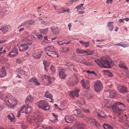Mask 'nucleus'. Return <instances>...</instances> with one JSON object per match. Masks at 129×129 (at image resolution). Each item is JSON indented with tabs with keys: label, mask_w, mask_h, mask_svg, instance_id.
I'll use <instances>...</instances> for the list:
<instances>
[{
	"label": "nucleus",
	"mask_w": 129,
	"mask_h": 129,
	"mask_svg": "<svg viewBox=\"0 0 129 129\" xmlns=\"http://www.w3.org/2000/svg\"><path fill=\"white\" fill-rule=\"evenodd\" d=\"M68 27L69 28V30H70V28L71 26V23H69V24L68 25Z\"/></svg>",
	"instance_id": "obj_62"
},
{
	"label": "nucleus",
	"mask_w": 129,
	"mask_h": 129,
	"mask_svg": "<svg viewBox=\"0 0 129 129\" xmlns=\"http://www.w3.org/2000/svg\"><path fill=\"white\" fill-rule=\"evenodd\" d=\"M8 107L10 108H11V109L13 108L16 105H8Z\"/></svg>",
	"instance_id": "obj_59"
},
{
	"label": "nucleus",
	"mask_w": 129,
	"mask_h": 129,
	"mask_svg": "<svg viewBox=\"0 0 129 129\" xmlns=\"http://www.w3.org/2000/svg\"><path fill=\"white\" fill-rule=\"evenodd\" d=\"M79 91V90L78 89H76L74 91H70V96L71 97L73 98L75 96L77 97L78 96Z\"/></svg>",
	"instance_id": "obj_15"
},
{
	"label": "nucleus",
	"mask_w": 129,
	"mask_h": 129,
	"mask_svg": "<svg viewBox=\"0 0 129 129\" xmlns=\"http://www.w3.org/2000/svg\"><path fill=\"white\" fill-rule=\"evenodd\" d=\"M31 109V107L29 105H24L21 108V111L22 112H25L28 114L30 112Z\"/></svg>",
	"instance_id": "obj_6"
},
{
	"label": "nucleus",
	"mask_w": 129,
	"mask_h": 129,
	"mask_svg": "<svg viewBox=\"0 0 129 129\" xmlns=\"http://www.w3.org/2000/svg\"><path fill=\"white\" fill-rule=\"evenodd\" d=\"M73 64L71 62L67 63L66 65V66L70 68H72L73 66Z\"/></svg>",
	"instance_id": "obj_45"
},
{
	"label": "nucleus",
	"mask_w": 129,
	"mask_h": 129,
	"mask_svg": "<svg viewBox=\"0 0 129 129\" xmlns=\"http://www.w3.org/2000/svg\"><path fill=\"white\" fill-rule=\"evenodd\" d=\"M78 12L79 14H83L84 13V12L82 11H79Z\"/></svg>",
	"instance_id": "obj_63"
},
{
	"label": "nucleus",
	"mask_w": 129,
	"mask_h": 129,
	"mask_svg": "<svg viewBox=\"0 0 129 129\" xmlns=\"http://www.w3.org/2000/svg\"><path fill=\"white\" fill-rule=\"evenodd\" d=\"M52 115L53 117H55L54 120H56L57 119V115L56 114H54V113H52Z\"/></svg>",
	"instance_id": "obj_52"
},
{
	"label": "nucleus",
	"mask_w": 129,
	"mask_h": 129,
	"mask_svg": "<svg viewBox=\"0 0 129 129\" xmlns=\"http://www.w3.org/2000/svg\"><path fill=\"white\" fill-rule=\"evenodd\" d=\"M105 93L109 95V97L113 98L115 96L117 92L115 90H109L106 91Z\"/></svg>",
	"instance_id": "obj_12"
},
{
	"label": "nucleus",
	"mask_w": 129,
	"mask_h": 129,
	"mask_svg": "<svg viewBox=\"0 0 129 129\" xmlns=\"http://www.w3.org/2000/svg\"><path fill=\"white\" fill-rule=\"evenodd\" d=\"M110 106L109 107H107L108 108H111L113 110V111L115 112H117L119 113L120 111H124V110L122 109H119L118 108L117 105H110Z\"/></svg>",
	"instance_id": "obj_13"
},
{
	"label": "nucleus",
	"mask_w": 129,
	"mask_h": 129,
	"mask_svg": "<svg viewBox=\"0 0 129 129\" xmlns=\"http://www.w3.org/2000/svg\"><path fill=\"white\" fill-rule=\"evenodd\" d=\"M37 37L40 39H41L43 38L42 36L41 35H37Z\"/></svg>",
	"instance_id": "obj_55"
},
{
	"label": "nucleus",
	"mask_w": 129,
	"mask_h": 129,
	"mask_svg": "<svg viewBox=\"0 0 129 129\" xmlns=\"http://www.w3.org/2000/svg\"><path fill=\"white\" fill-rule=\"evenodd\" d=\"M95 62L97 63L99 66L104 68H110L112 62L109 61L107 60H104L102 58H101L100 60L98 59L94 60Z\"/></svg>",
	"instance_id": "obj_2"
},
{
	"label": "nucleus",
	"mask_w": 129,
	"mask_h": 129,
	"mask_svg": "<svg viewBox=\"0 0 129 129\" xmlns=\"http://www.w3.org/2000/svg\"><path fill=\"white\" fill-rule=\"evenodd\" d=\"M106 3L108 4H111L112 3V0H107L106 2Z\"/></svg>",
	"instance_id": "obj_54"
},
{
	"label": "nucleus",
	"mask_w": 129,
	"mask_h": 129,
	"mask_svg": "<svg viewBox=\"0 0 129 129\" xmlns=\"http://www.w3.org/2000/svg\"><path fill=\"white\" fill-rule=\"evenodd\" d=\"M43 64L45 67H47L50 65V63L46 61H43Z\"/></svg>",
	"instance_id": "obj_43"
},
{
	"label": "nucleus",
	"mask_w": 129,
	"mask_h": 129,
	"mask_svg": "<svg viewBox=\"0 0 129 129\" xmlns=\"http://www.w3.org/2000/svg\"><path fill=\"white\" fill-rule=\"evenodd\" d=\"M121 68H122L123 69H124L125 70H126L127 69V68L126 67L124 66V65L122 67H121Z\"/></svg>",
	"instance_id": "obj_56"
},
{
	"label": "nucleus",
	"mask_w": 129,
	"mask_h": 129,
	"mask_svg": "<svg viewBox=\"0 0 129 129\" xmlns=\"http://www.w3.org/2000/svg\"><path fill=\"white\" fill-rule=\"evenodd\" d=\"M51 29L53 31V33L54 34H58L59 33V30L57 27H56L54 28L52 27L51 28Z\"/></svg>",
	"instance_id": "obj_33"
},
{
	"label": "nucleus",
	"mask_w": 129,
	"mask_h": 129,
	"mask_svg": "<svg viewBox=\"0 0 129 129\" xmlns=\"http://www.w3.org/2000/svg\"><path fill=\"white\" fill-rule=\"evenodd\" d=\"M46 129H52V128L51 127L49 126L47 127Z\"/></svg>",
	"instance_id": "obj_64"
},
{
	"label": "nucleus",
	"mask_w": 129,
	"mask_h": 129,
	"mask_svg": "<svg viewBox=\"0 0 129 129\" xmlns=\"http://www.w3.org/2000/svg\"><path fill=\"white\" fill-rule=\"evenodd\" d=\"M50 70H51L52 74L54 73L55 71V69L54 66H51L50 68Z\"/></svg>",
	"instance_id": "obj_44"
},
{
	"label": "nucleus",
	"mask_w": 129,
	"mask_h": 129,
	"mask_svg": "<svg viewBox=\"0 0 129 129\" xmlns=\"http://www.w3.org/2000/svg\"><path fill=\"white\" fill-rule=\"evenodd\" d=\"M90 82L87 80H84V79L81 81V84L84 88L88 89L90 86Z\"/></svg>",
	"instance_id": "obj_11"
},
{
	"label": "nucleus",
	"mask_w": 129,
	"mask_h": 129,
	"mask_svg": "<svg viewBox=\"0 0 129 129\" xmlns=\"http://www.w3.org/2000/svg\"><path fill=\"white\" fill-rule=\"evenodd\" d=\"M124 20V18H122V19H120L119 20V22L120 23L122 22H123Z\"/></svg>",
	"instance_id": "obj_60"
},
{
	"label": "nucleus",
	"mask_w": 129,
	"mask_h": 129,
	"mask_svg": "<svg viewBox=\"0 0 129 129\" xmlns=\"http://www.w3.org/2000/svg\"><path fill=\"white\" fill-rule=\"evenodd\" d=\"M110 100L108 99H105L103 102L102 104L103 105H110V103L109 102Z\"/></svg>",
	"instance_id": "obj_40"
},
{
	"label": "nucleus",
	"mask_w": 129,
	"mask_h": 129,
	"mask_svg": "<svg viewBox=\"0 0 129 129\" xmlns=\"http://www.w3.org/2000/svg\"><path fill=\"white\" fill-rule=\"evenodd\" d=\"M33 100V97L29 95L26 97L25 102L26 103L28 104L29 103H31Z\"/></svg>",
	"instance_id": "obj_20"
},
{
	"label": "nucleus",
	"mask_w": 129,
	"mask_h": 129,
	"mask_svg": "<svg viewBox=\"0 0 129 129\" xmlns=\"http://www.w3.org/2000/svg\"><path fill=\"white\" fill-rule=\"evenodd\" d=\"M6 75V73L5 68L3 67L0 71V77H4Z\"/></svg>",
	"instance_id": "obj_24"
},
{
	"label": "nucleus",
	"mask_w": 129,
	"mask_h": 129,
	"mask_svg": "<svg viewBox=\"0 0 129 129\" xmlns=\"http://www.w3.org/2000/svg\"><path fill=\"white\" fill-rule=\"evenodd\" d=\"M58 74L59 77L62 78H65L67 75L66 70L62 69L59 70Z\"/></svg>",
	"instance_id": "obj_14"
},
{
	"label": "nucleus",
	"mask_w": 129,
	"mask_h": 129,
	"mask_svg": "<svg viewBox=\"0 0 129 129\" xmlns=\"http://www.w3.org/2000/svg\"><path fill=\"white\" fill-rule=\"evenodd\" d=\"M93 51L89 50L84 51V53H86L87 55H91L93 54Z\"/></svg>",
	"instance_id": "obj_41"
},
{
	"label": "nucleus",
	"mask_w": 129,
	"mask_h": 129,
	"mask_svg": "<svg viewBox=\"0 0 129 129\" xmlns=\"http://www.w3.org/2000/svg\"><path fill=\"white\" fill-rule=\"evenodd\" d=\"M76 52L78 53H84V51H83L81 49H76Z\"/></svg>",
	"instance_id": "obj_47"
},
{
	"label": "nucleus",
	"mask_w": 129,
	"mask_h": 129,
	"mask_svg": "<svg viewBox=\"0 0 129 129\" xmlns=\"http://www.w3.org/2000/svg\"><path fill=\"white\" fill-rule=\"evenodd\" d=\"M31 43H27L22 44L19 46V48L20 51H25L27 50L28 48V45L30 46Z\"/></svg>",
	"instance_id": "obj_5"
},
{
	"label": "nucleus",
	"mask_w": 129,
	"mask_h": 129,
	"mask_svg": "<svg viewBox=\"0 0 129 129\" xmlns=\"http://www.w3.org/2000/svg\"><path fill=\"white\" fill-rule=\"evenodd\" d=\"M96 46L97 48H101L103 47V46L96 45Z\"/></svg>",
	"instance_id": "obj_61"
},
{
	"label": "nucleus",
	"mask_w": 129,
	"mask_h": 129,
	"mask_svg": "<svg viewBox=\"0 0 129 129\" xmlns=\"http://www.w3.org/2000/svg\"><path fill=\"white\" fill-rule=\"evenodd\" d=\"M65 105H55V107L56 109H58L59 110L61 111L65 109L64 108Z\"/></svg>",
	"instance_id": "obj_31"
},
{
	"label": "nucleus",
	"mask_w": 129,
	"mask_h": 129,
	"mask_svg": "<svg viewBox=\"0 0 129 129\" xmlns=\"http://www.w3.org/2000/svg\"><path fill=\"white\" fill-rule=\"evenodd\" d=\"M8 28L7 26H3L0 27V30H2L3 33L4 34L7 32L8 31Z\"/></svg>",
	"instance_id": "obj_27"
},
{
	"label": "nucleus",
	"mask_w": 129,
	"mask_h": 129,
	"mask_svg": "<svg viewBox=\"0 0 129 129\" xmlns=\"http://www.w3.org/2000/svg\"><path fill=\"white\" fill-rule=\"evenodd\" d=\"M20 112H22V111H19L18 112V114H17V116L19 117L21 115H20Z\"/></svg>",
	"instance_id": "obj_58"
},
{
	"label": "nucleus",
	"mask_w": 129,
	"mask_h": 129,
	"mask_svg": "<svg viewBox=\"0 0 129 129\" xmlns=\"http://www.w3.org/2000/svg\"><path fill=\"white\" fill-rule=\"evenodd\" d=\"M69 50V48L68 47L63 48L62 49V52H66Z\"/></svg>",
	"instance_id": "obj_48"
},
{
	"label": "nucleus",
	"mask_w": 129,
	"mask_h": 129,
	"mask_svg": "<svg viewBox=\"0 0 129 129\" xmlns=\"http://www.w3.org/2000/svg\"><path fill=\"white\" fill-rule=\"evenodd\" d=\"M42 52L38 53H36L33 55V57L35 59H39L41 56Z\"/></svg>",
	"instance_id": "obj_23"
},
{
	"label": "nucleus",
	"mask_w": 129,
	"mask_h": 129,
	"mask_svg": "<svg viewBox=\"0 0 129 129\" xmlns=\"http://www.w3.org/2000/svg\"><path fill=\"white\" fill-rule=\"evenodd\" d=\"M28 82L31 84L35 85H39L40 84L38 80L35 77H33L30 79L28 81Z\"/></svg>",
	"instance_id": "obj_8"
},
{
	"label": "nucleus",
	"mask_w": 129,
	"mask_h": 129,
	"mask_svg": "<svg viewBox=\"0 0 129 129\" xmlns=\"http://www.w3.org/2000/svg\"><path fill=\"white\" fill-rule=\"evenodd\" d=\"M74 112L77 113V116L78 118H81L83 117L84 115L82 112L78 111L77 110H76L74 111Z\"/></svg>",
	"instance_id": "obj_28"
},
{
	"label": "nucleus",
	"mask_w": 129,
	"mask_h": 129,
	"mask_svg": "<svg viewBox=\"0 0 129 129\" xmlns=\"http://www.w3.org/2000/svg\"><path fill=\"white\" fill-rule=\"evenodd\" d=\"M117 89L120 92H125L127 91V88L124 86L119 85L118 86Z\"/></svg>",
	"instance_id": "obj_19"
},
{
	"label": "nucleus",
	"mask_w": 129,
	"mask_h": 129,
	"mask_svg": "<svg viewBox=\"0 0 129 129\" xmlns=\"http://www.w3.org/2000/svg\"><path fill=\"white\" fill-rule=\"evenodd\" d=\"M54 48L52 46H48L45 48V51L50 52L49 53L51 54L52 53L57 55V53L56 51H54Z\"/></svg>",
	"instance_id": "obj_9"
},
{
	"label": "nucleus",
	"mask_w": 129,
	"mask_h": 129,
	"mask_svg": "<svg viewBox=\"0 0 129 129\" xmlns=\"http://www.w3.org/2000/svg\"><path fill=\"white\" fill-rule=\"evenodd\" d=\"M38 106L39 108L44 111L48 110L50 109L49 105H38Z\"/></svg>",
	"instance_id": "obj_26"
},
{
	"label": "nucleus",
	"mask_w": 129,
	"mask_h": 129,
	"mask_svg": "<svg viewBox=\"0 0 129 129\" xmlns=\"http://www.w3.org/2000/svg\"><path fill=\"white\" fill-rule=\"evenodd\" d=\"M65 119L66 122H71L73 120L71 117L68 116H65Z\"/></svg>",
	"instance_id": "obj_29"
},
{
	"label": "nucleus",
	"mask_w": 129,
	"mask_h": 129,
	"mask_svg": "<svg viewBox=\"0 0 129 129\" xmlns=\"http://www.w3.org/2000/svg\"><path fill=\"white\" fill-rule=\"evenodd\" d=\"M21 62V60L20 58H18L16 60V62L18 63H20Z\"/></svg>",
	"instance_id": "obj_53"
},
{
	"label": "nucleus",
	"mask_w": 129,
	"mask_h": 129,
	"mask_svg": "<svg viewBox=\"0 0 129 129\" xmlns=\"http://www.w3.org/2000/svg\"><path fill=\"white\" fill-rule=\"evenodd\" d=\"M41 23L45 25L49 26L50 24V23L49 21H45L44 20H42L41 21Z\"/></svg>",
	"instance_id": "obj_42"
},
{
	"label": "nucleus",
	"mask_w": 129,
	"mask_h": 129,
	"mask_svg": "<svg viewBox=\"0 0 129 129\" xmlns=\"http://www.w3.org/2000/svg\"><path fill=\"white\" fill-rule=\"evenodd\" d=\"M114 46H115L118 45V46H121V47H125V46H124L123 45V44H121V43H119V44H114Z\"/></svg>",
	"instance_id": "obj_51"
},
{
	"label": "nucleus",
	"mask_w": 129,
	"mask_h": 129,
	"mask_svg": "<svg viewBox=\"0 0 129 129\" xmlns=\"http://www.w3.org/2000/svg\"><path fill=\"white\" fill-rule=\"evenodd\" d=\"M34 22L33 20H32L27 21L22 23L21 24V26H25L27 27H29L33 25Z\"/></svg>",
	"instance_id": "obj_16"
},
{
	"label": "nucleus",
	"mask_w": 129,
	"mask_h": 129,
	"mask_svg": "<svg viewBox=\"0 0 129 129\" xmlns=\"http://www.w3.org/2000/svg\"><path fill=\"white\" fill-rule=\"evenodd\" d=\"M40 115H41V113H40ZM38 118H34V125H37V126H39L41 123V122L42 121V119L41 118V116L38 117Z\"/></svg>",
	"instance_id": "obj_7"
},
{
	"label": "nucleus",
	"mask_w": 129,
	"mask_h": 129,
	"mask_svg": "<svg viewBox=\"0 0 129 129\" xmlns=\"http://www.w3.org/2000/svg\"><path fill=\"white\" fill-rule=\"evenodd\" d=\"M85 127V125L84 123L78 122L74 124L73 128L74 129H84Z\"/></svg>",
	"instance_id": "obj_4"
},
{
	"label": "nucleus",
	"mask_w": 129,
	"mask_h": 129,
	"mask_svg": "<svg viewBox=\"0 0 129 129\" xmlns=\"http://www.w3.org/2000/svg\"><path fill=\"white\" fill-rule=\"evenodd\" d=\"M18 50L16 48H14L9 54V56L11 57H13L18 55Z\"/></svg>",
	"instance_id": "obj_17"
},
{
	"label": "nucleus",
	"mask_w": 129,
	"mask_h": 129,
	"mask_svg": "<svg viewBox=\"0 0 129 129\" xmlns=\"http://www.w3.org/2000/svg\"><path fill=\"white\" fill-rule=\"evenodd\" d=\"M109 102L110 103V104L111 105H124L121 102H115L113 100H110Z\"/></svg>",
	"instance_id": "obj_25"
},
{
	"label": "nucleus",
	"mask_w": 129,
	"mask_h": 129,
	"mask_svg": "<svg viewBox=\"0 0 129 129\" xmlns=\"http://www.w3.org/2000/svg\"><path fill=\"white\" fill-rule=\"evenodd\" d=\"M103 127L104 129H113L111 126L108 124H105L103 126Z\"/></svg>",
	"instance_id": "obj_35"
},
{
	"label": "nucleus",
	"mask_w": 129,
	"mask_h": 129,
	"mask_svg": "<svg viewBox=\"0 0 129 129\" xmlns=\"http://www.w3.org/2000/svg\"><path fill=\"white\" fill-rule=\"evenodd\" d=\"M48 102L44 100H41L39 103V105H48Z\"/></svg>",
	"instance_id": "obj_36"
},
{
	"label": "nucleus",
	"mask_w": 129,
	"mask_h": 129,
	"mask_svg": "<svg viewBox=\"0 0 129 129\" xmlns=\"http://www.w3.org/2000/svg\"><path fill=\"white\" fill-rule=\"evenodd\" d=\"M79 42L82 45H85V46L86 47H87L89 46L90 43L88 42H84L83 41H80Z\"/></svg>",
	"instance_id": "obj_34"
},
{
	"label": "nucleus",
	"mask_w": 129,
	"mask_h": 129,
	"mask_svg": "<svg viewBox=\"0 0 129 129\" xmlns=\"http://www.w3.org/2000/svg\"><path fill=\"white\" fill-rule=\"evenodd\" d=\"M81 63H83L85 65H87L88 64V63L86 60L84 59H83L81 60Z\"/></svg>",
	"instance_id": "obj_46"
},
{
	"label": "nucleus",
	"mask_w": 129,
	"mask_h": 129,
	"mask_svg": "<svg viewBox=\"0 0 129 129\" xmlns=\"http://www.w3.org/2000/svg\"><path fill=\"white\" fill-rule=\"evenodd\" d=\"M97 117L100 119H103L105 118L106 116V115L105 114L104 112L100 110L97 112Z\"/></svg>",
	"instance_id": "obj_18"
},
{
	"label": "nucleus",
	"mask_w": 129,
	"mask_h": 129,
	"mask_svg": "<svg viewBox=\"0 0 129 129\" xmlns=\"http://www.w3.org/2000/svg\"><path fill=\"white\" fill-rule=\"evenodd\" d=\"M16 71L19 74L21 75H24L25 74V71L23 70L20 68H19L17 69Z\"/></svg>",
	"instance_id": "obj_30"
},
{
	"label": "nucleus",
	"mask_w": 129,
	"mask_h": 129,
	"mask_svg": "<svg viewBox=\"0 0 129 129\" xmlns=\"http://www.w3.org/2000/svg\"><path fill=\"white\" fill-rule=\"evenodd\" d=\"M84 5V4H80L76 6L75 8L77 9L78 10H82L85 9L83 7Z\"/></svg>",
	"instance_id": "obj_32"
},
{
	"label": "nucleus",
	"mask_w": 129,
	"mask_h": 129,
	"mask_svg": "<svg viewBox=\"0 0 129 129\" xmlns=\"http://www.w3.org/2000/svg\"><path fill=\"white\" fill-rule=\"evenodd\" d=\"M114 23L113 21L108 22L107 26L111 31H112L114 28V26L112 24Z\"/></svg>",
	"instance_id": "obj_22"
},
{
	"label": "nucleus",
	"mask_w": 129,
	"mask_h": 129,
	"mask_svg": "<svg viewBox=\"0 0 129 129\" xmlns=\"http://www.w3.org/2000/svg\"><path fill=\"white\" fill-rule=\"evenodd\" d=\"M44 79L47 80L48 84H50L51 82V80L50 77L49 76L44 75L41 76V81L43 83H45L46 82V81L44 80Z\"/></svg>",
	"instance_id": "obj_10"
},
{
	"label": "nucleus",
	"mask_w": 129,
	"mask_h": 129,
	"mask_svg": "<svg viewBox=\"0 0 129 129\" xmlns=\"http://www.w3.org/2000/svg\"><path fill=\"white\" fill-rule=\"evenodd\" d=\"M48 28L42 29H40V31L41 33L43 34H45L48 31Z\"/></svg>",
	"instance_id": "obj_37"
},
{
	"label": "nucleus",
	"mask_w": 129,
	"mask_h": 129,
	"mask_svg": "<svg viewBox=\"0 0 129 129\" xmlns=\"http://www.w3.org/2000/svg\"><path fill=\"white\" fill-rule=\"evenodd\" d=\"M107 75L110 77L112 76L113 75V74L112 73L108 71H107Z\"/></svg>",
	"instance_id": "obj_49"
},
{
	"label": "nucleus",
	"mask_w": 129,
	"mask_h": 129,
	"mask_svg": "<svg viewBox=\"0 0 129 129\" xmlns=\"http://www.w3.org/2000/svg\"><path fill=\"white\" fill-rule=\"evenodd\" d=\"M4 96L3 94L0 92V98L3 100L4 99L6 105L12 104V103H14L13 105H16L17 104V100L12 95H7L5 98L4 97Z\"/></svg>",
	"instance_id": "obj_1"
},
{
	"label": "nucleus",
	"mask_w": 129,
	"mask_h": 129,
	"mask_svg": "<svg viewBox=\"0 0 129 129\" xmlns=\"http://www.w3.org/2000/svg\"><path fill=\"white\" fill-rule=\"evenodd\" d=\"M95 91L96 92L101 91L103 88V84L100 81H96L94 85Z\"/></svg>",
	"instance_id": "obj_3"
},
{
	"label": "nucleus",
	"mask_w": 129,
	"mask_h": 129,
	"mask_svg": "<svg viewBox=\"0 0 129 129\" xmlns=\"http://www.w3.org/2000/svg\"><path fill=\"white\" fill-rule=\"evenodd\" d=\"M46 53L49 56H52V55L53 54L52 53L50 54V52H46Z\"/></svg>",
	"instance_id": "obj_57"
},
{
	"label": "nucleus",
	"mask_w": 129,
	"mask_h": 129,
	"mask_svg": "<svg viewBox=\"0 0 129 129\" xmlns=\"http://www.w3.org/2000/svg\"><path fill=\"white\" fill-rule=\"evenodd\" d=\"M88 121L90 123L95 125H98L99 124L98 123L97 121L95 119L92 118H88Z\"/></svg>",
	"instance_id": "obj_21"
},
{
	"label": "nucleus",
	"mask_w": 129,
	"mask_h": 129,
	"mask_svg": "<svg viewBox=\"0 0 129 129\" xmlns=\"http://www.w3.org/2000/svg\"><path fill=\"white\" fill-rule=\"evenodd\" d=\"M8 117L9 119L11 121H13L14 119V116L12 113H11L8 115Z\"/></svg>",
	"instance_id": "obj_38"
},
{
	"label": "nucleus",
	"mask_w": 129,
	"mask_h": 129,
	"mask_svg": "<svg viewBox=\"0 0 129 129\" xmlns=\"http://www.w3.org/2000/svg\"><path fill=\"white\" fill-rule=\"evenodd\" d=\"M44 96L47 98H50L51 99H52V94L47 92L45 93Z\"/></svg>",
	"instance_id": "obj_39"
},
{
	"label": "nucleus",
	"mask_w": 129,
	"mask_h": 129,
	"mask_svg": "<svg viewBox=\"0 0 129 129\" xmlns=\"http://www.w3.org/2000/svg\"><path fill=\"white\" fill-rule=\"evenodd\" d=\"M124 65V63L123 61H120V62L119 67L121 68Z\"/></svg>",
	"instance_id": "obj_50"
}]
</instances>
